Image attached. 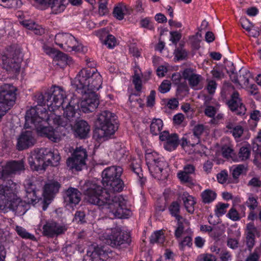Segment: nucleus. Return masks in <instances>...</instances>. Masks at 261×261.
<instances>
[{
	"instance_id": "obj_37",
	"label": "nucleus",
	"mask_w": 261,
	"mask_h": 261,
	"mask_svg": "<svg viewBox=\"0 0 261 261\" xmlns=\"http://www.w3.org/2000/svg\"><path fill=\"white\" fill-rule=\"evenodd\" d=\"M246 171L247 167L246 165L243 164L238 165L232 171V177L235 179H237L241 174L246 172Z\"/></svg>"
},
{
	"instance_id": "obj_30",
	"label": "nucleus",
	"mask_w": 261,
	"mask_h": 261,
	"mask_svg": "<svg viewBox=\"0 0 261 261\" xmlns=\"http://www.w3.org/2000/svg\"><path fill=\"white\" fill-rule=\"evenodd\" d=\"M163 121L160 119H153L150 126V130L153 135H157L162 129Z\"/></svg>"
},
{
	"instance_id": "obj_59",
	"label": "nucleus",
	"mask_w": 261,
	"mask_h": 261,
	"mask_svg": "<svg viewBox=\"0 0 261 261\" xmlns=\"http://www.w3.org/2000/svg\"><path fill=\"white\" fill-rule=\"evenodd\" d=\"M170 89V84L168 81H164L160 86L159 90L162 93H165L169 91Z\"/></svg>"
},
{
	"instance_id": "obj_35",
	"label": "nucleus",
	"mask_w": 261,
	"mask_h": 261,
	"mask_svg": "<svg viewBox=\"0 0 261 261\" xmlns=\"http://www.w3.org/2000/svg\"><path fill=\"white\" fill-rule=\"evenodd\" d=\"M22 5L20 0H4L3 5L6 8L10 9H16Z\"/></svg>"
},
{
	"instance_id": "obj_32",
	"label": "nucleus",
	"mask_w": 261,
	"mask_h": 261,
	"mask_svg": "<svg viewBox=\"0 0 261 261\" xmlns=\"http://www.w3.org/2000/svg\"><path fill=\"white\" fill-rule=\"evenodd\" d=\"M251 154V147L249 144L242 146L239 152V159L241 161H245L248 159Z\"/></svg>"
},
{
	"instance_id": "obj_3",
	"label": "nucleus",
	"mask_w": 261,
	"mask_h": 261,
	"mask_svg": "<svg viewBox=\"0 0 261 261\" xmlns=\"http://www.w3.org/2000/svg\"><path fill=\"white\" fill-rule=\"evenodd\" d=\"M85 194L90 203L107 210L113 217L126 218L131 215V212L127 207L126 201L122 197L111 195L99 185L91 184Z\"/></svg>"
},
{
	"instance_id": "obj_42",
	"label": "nucleus",
	"mask_w": 261,
	"mask_h": 261,
	"mask_svg": "<svg viewBox=\"0 0 261 261\" xmlns=\"http://www.w3.org/2000/svg\"><path fill=\"white\" fill-rule=\"evenodd\" d=\"M108 0H100L99 4L98 12L100 15H105L108 13L107 8Z\"/></svg>"
},
{
	"instance_id": "obj_39",
	"label": "nucleus",
	"mask_w": 261,
	"mask_h": 261,
	"mask_svg": "<svg viewBox=\"0 0 261 261\" xmlns=\"http://www.w3.org/2000/svg\"><path fill=\"white\" fill-rule=\"evenodd\" d=\"M228 203H219L216 205L215 210V214L218 216L220 217L224 214L226 212L227 208L229 206Z\"/></svg>"
},
{
	"instance_id": "obj_10",
	"label": "nucleus",
	"mask_w": 261,
	"mask_h": 261,
	"mask_svg": "<svg viewBox=\"0 0 261 261\" xmlns=\"http://www.w3.org/2000/svg\"><path fill=\"white\" fill-rule=\"evenodd\" d=\"M47 106L48 108L54 110L62 106L64 108V98L66 97L65 92L59 86H53L50 90L46 92Z\"/></svg>"
},
{
	"instance_id": "obj_54",
	"label": "nucleus",
	"mask_w": 261,
	"mask_h": 261,
	"mask_svg": "<svg viewBox=\"0 0 261 261\" xmlns=\"http://www.w3.org/2000/svg\"><path fill=\"white\" fill-rule=\"evenodd\" d=\"M192 240L191 237L187 236L184 238L183 240L179 244V247L181 250H184L186 246L191 247L192 245Z\"/></svg>"
},
{
	"instance_id": "obj_48",
	"label": "nucleus",
	"mask_w": 261,
	"mask_h": 261,
	"mask_svg": "<svg viewBox=\"0 0 261 261\" xmlns=\"http://www.w3.org/2000/svg\"><path fill=\"white\" fill-rule=\"evenodd\" d=\"M175 55L177 60H182L187 58L188 53L182 47H178L175 50Z\"/></svg>"
},
{
	"instance_id": "obj_36",
	"label": "nucleus",
	"mask_w": 261,
	"mask_h": 261,
	"mask_svg": "<svg viewBox=\"0 0 261 261\" xmlns=\"http://www.w3.org/2000/svg\"><path fill=\"white\" fill-rule=\"evenodd\" d=\"M246 233L247 236L259 237L260 233L253 223L250 222L247 224Z\"/></svg>"
},
{
	"instance_id": "obj_15",
	"label": "nucleus",
	"mask_w": 261,
	"mask_h": 261,
	"mask_svg": "<svg viewBox=\"0 0 261 261\" xmlns=\"http://www.w3.org/2000/svg\"><path fill=\"white\" fill-rule=\"evenodd\" d=\"M81 193L77 189L69 187L64 191L63 197L66 206L73 207L81 200Z\"/></svg>"
},
{
	"instance_id": "obj_64",
	"label": "nucleus",
	"mask_w": 261,
	"mask_h": 261,
	"mask_svg": "<svg viewBox=\"0 0 261 261\" xmlns=\"http://www.w3.org/2000/svg\"><path fill=\"white\" fill-rule=\"evenodd\" d=\"M216 109L213 106H207L205 109V114L209 117L213 118L216 114Z\"/></svg>"
},
{
	"instance_id": "obj_25",
	"label": "nucleus",
	"mask_w": 261,
	"mask_h": 261,
	"mask_svg": "<svg viewBox=\"0 0 261 261\" xmlns=\"http://www.w3.org/2000/svg\"><path fill=\"white\" fill-rule=\"evenodd\" d=\"M167 164L165 162L159 160L153 164L149 165L148 167L152 176L155 178L160 179L166 176V175L163 176V172Z\"/></svg>"
},
{
	"instance_id": "obj_18",
	"label": "nucleus",
	"mask_w": 261,
	"mask_h": 261,
	"mask_svg": "<svg viewBox=\"0 0 261 261\" xmlns=\"http://www.w3.org/2000/svg\"><path fill=\"white\" fill-rule=\"evenodd\" d=\"M160 139L162 141H165L164 146L165 149L168 151L175 149L179 144L178 135L176 134H170L167 131L161 133Z\"/></svg>"
},
{
	"instance_id": "obj_20",
	"label": "nucleus",
	"mask_w": 261,
	"mask_h": 261,
	"mask_svg": "<svg viewBox=\"0 0 261 261\" xmlns=\"http://www.w3.org/2000/svg\"><path fill=\"white\" fill-rule=\"evenodd\" d=\"M36 140L32 131L22 132L18 139L17 147L19 150L25 149L34 145Z\"/></svg>"
},
{
	"instance_id": "obj_21",
	"label": "nucleus",
	"mask_w": 261,
	"mask_h": 261,
	"mask_svg": "<svg viewBox=\"0 0 261 261\" xmlns=\"http://www.w3.org/2000/svg\"><path fill=\"white\" fill-rule=\"evenodd\" d=\"M24 170V165L22 161H13L8 163L3 168L0 177H6L8 175L16 174Z\"/></svg>"
},
{
	"instance_id": "obj_33",
	"label": "nucleus",
	"mask_w": 261,
	"mask_h": 261,
	"mask_svg": "<svg viewBox=\"0 0 261 261\" xmlns=\"http://www.w3.org/2000/svg\"><path fill=\"white\" fill-rule=\"evenodd\" d=\"M165 241V236L162 230L155 231L150 237V243H159L162 244Z\"/></svg>"
},
{
	"instance_id": "obj_52",
	"label": "nucleus",
	"mask_w": 261,
	"mask_h": 261,
	"mask_svg": "<svg viewBox=\"0 0 261 261\" xmlns=\"http://www.w3.org/2000/svg\"><path fill=\"white\" fill-rule=\"evenodd\" d=\"M133 83L135 85L136 90L140 92L142 89V81L138 74H135L133 76Z\"/></svg>"
},
{
	"instance_id": "obj_17",
	"label": "nucleus",
	"mask_w": 261,
	"mask_h": 261,
	"mask_svg": "<svg viewBox=\"0 0 261 261\" xmlns=\"http://www.w3.org/2000/svg\"><path fill=\"white\" fill-rule=\"evenodd\" d=\"M61 187V185L57 181L49 180L45 184L44 187L42 195L43 196V202L47 205L50 203Z\"/></svg>"
},
{
	"instance_id": "obj_40",
	"label": "nucleus",
	"mask_w": 261,
	"mask_h": 261,
	"mask_svg": "<svg viewBox=\"0 0 261 261\" xmlns=\"http://www.w3.org/2000/svg\"><path fill=\"white\" fill-rule=\"evenodd\" d=\"M156 155V152H148L146 153L145 159L148 167H149V165H151L160 160L158 158H155Z\"/></svg>"
},
{
	"instance_id": "obj_27",
	"label": "nucleus",
	"mask_w": 261,
	"mask_h": 261,
	"mask_svg": "<svg viewBox=\"0 0 261 261\" xmlns=\"http://www.w3.org/2000/svg\"><path fill=\"white\" fill-rule=\"evenodd\" d=\"M64 0H48L47 7H50L53 13L56 14L60 13L66 8L64 4Z\"/></svg>"
},
{
	"instance_id": "obj_45",
	"label": "nucleus",
	"mask_w": 261,
	"mask_h": 261,
	"mask_svg": "<svg viewBox=\"0 0 261 261\" xmlns=\"http://www.w3.org/2000/svg\"><path fill=\"white\" fill-rule=\"evenodd\" d=\"M222 153L223 157L227 159H232L234 155V150L229 146H224L222 148Z\"/></svg>"
},
{
	"instance_id": "obj_61",
	"label": "nucleus",
	"mask_w": 261,
	"mask_h": 261,
	"mask_svg": "<svg viewBox=\"0 0 261 261\" xmlns=\"http://www.w3.org/2000/svg\"><path fill=\"white\" fill-rule=\"evenodd\" d=\"M170 34L171 35L170 40L173 44H176L177 42L180 39L181 37V34L177 32V31L170 32Z\"/></svg>"
},
{
	"instance_id": "obj_46",
	"label": "nucleus",
	"mask_w": 261,
	"mask_h": 261,
	"mask_svg": "<svg viewBox=\"0 0 261 261\" xmlns=\"http://www.w3.org/2000/svg\"><path fill=\"white\" fill-rule=\"evenodd\" d=\"M227 216L230 219L234 221H239L241 218V216H240L237 210L234 207H231L228 213L227 214Z\"/></svg>"
},
{
	"instance_id": "obj_53",
	"label": "nucleus",
	"mask_w": 261,
	"mask_h": 261,
	"mask_svg": "<svg viewBox=\"0 0 261 261\" xmlns=\"http://www.w3.org/2000/svg\"><path fill=\"white\" fill-rule=\"evenodd\" d=\"M243 128L240 125H236L233 130H230L234 138H240L243 133Z\"/></svg>"
},
{
	"instance_id": "obj_22",
	"label": "nucleus",
	"mask_w": 261,
	"mask_h": 261,
	"mask_svg": "<svg viewBox=\"0 0 261 261\" xmlns=\"http://www.w3.org/2000/svg\"><path fill=\"white\" fill-rule=\"evenodd\" d=\"M109 250L105 246H93V250L91 252L88 251L87 254H90L92 261H106L109 258Z\"/></svg>"
},
{
	"instance_id": "obj_31",
	"label": "nucleus",
	"mask_w": 261,
	"mask_h": 261,
	"mask_svg": "<svg viewBox=\"0 0 261 261\" xmlns=\"http://www.w3.org/2000/svg\"><path fill=\"white\" fill-rule=\"evenodd\" d=\"M177 177L182 183L187 184L188 185H194V180L192 175L187 172L180 171L177 173Z\"/></svg>"
},
{
	"instance_id": "obj_47",
	"label": "nucleus",
	"mask_w": 261,
	"mask_h": 261,
	"mask_svg": "<svg viewBox=\"0 0 261 261\" xmlns=\"http://www.w3.org/2000/svg\"><path fill=\"white\" fill-rule=\"evenodd\" d=\"M246 205L249 208L250 211L254 210L257 206L258 202L257 199L250 196L246 202Z\"/></svg>"
},
{
	"instance_id": "obj_56",
	"label": "nucleus",
	"mask_w": 261,
	"mask_h": 261,
	"mask_svg": "<svg viewBox=\"0 0 261 261\" xmlns=\"http://www.w3.org/2000/svg\"><path fill=\"white\" fill-rule=\"evenodd\" d=\"M197 261H215V257L210 254H202L198 257Z\"/></svg>"
},
{
	"instance_id": "obj_38",
	"label": "nucleus",
	"mask_w": 261,
	"mask_h": 261,
	"mask_svg": "<svg viewBox=\"0 0 261 261\" xmlns=\"http://www.w3.org/2000/svg\"><path fill=\"white\" fill-rule=\"evenodd\" d=\"M16 231L17 234L23 239H29L31 240L35 239L33 234L28 232L25 229L21 226H16Z\"/></svg>"
},
{
	"instance_id": "obj_44",
	"label": "nucleus",
	"mask_w": 261,
	"mask_h": 261,
	"mask_svg": "<svg viewBox=\"0 0 261 261\" xmlns=\"http://www.w3.org/2000/svg\"><path fill=\"white\" fill-rule=\"evenodd\" d=\"M242 73V75H240V80L245 85H247L249 84V78L251 77V75L250 71L247 69H244L240 71Z\"/></svg>"
},
{
	"instance_id": "obj_28",
	"label": "nucleus",
	"mask_w": 261,
	"mask_h": 261,
	"mask_svg": "<svg viewBox=\"0 0 261 261\" xmlns=\"http://www.w3.org/2000/svg\"><path fill=\"white\" fill-rule=\"evenodd\" d=\"M184 204L187 211L191 214L194 213V205L196 204V201L193 196L189 195L188 193H184L182 197Z\"/></svg>"
},
{
	"instance_id": "obj_23",
	"label": "nucleus",
	"mask_w": 261,
	"mask_h": 261,
	"mask_svg": "<svg viewBox=\"0 0 261 261\" xmlns=\"http://www.w3.org/2000/svg\"><path fill=\"white\" fill-rule=\"evenodd\" d=\"M184 79L188 80L191 87L195 88L202 80L200 75L196 74L192 68H186L182 72Z\"/></svg>"
},
{
	"instance_id": "obj_62",
	"label": "nucleus",
	"mask_w": 261,
	"mask_h": 261,
	"mask_svg": "<svg viewBox=\"0 0 261 261\" xmlns=\"http://www.w3.org/2000/svg\"><path fill=\"white\" fill-rule=\"evenodd\" d=\"M220 258L222 261H228L231 259V255L226 250H222L220 253Z\"/></svg>"
},
{
	"instance_id": "obj_51",
	"label": "nucleus",
	"mask_w": 261,
	"mask_h": 261,
	"mask_svg": "<svg viewBox=\"0 0 261 261\" xmlns=\"http://www.w3.org/2000/svg\"><path fill=\"white\" fill-rule=\"evenodd\" d=\"M140 25L141 27L146 28L150 30H153L154 28L153 25L151 22L150 18L149 17H146L140 20Z\"/></svg>"
},
{
	"instance_id": "obj_58",
	"label": "nucleus",
	"mask_w": 261,
	"mask_h": 261,
	"mask_svg": "<svg viewBox=\"0 0 261 261\" xmlns=\"http://www.w3.org/2000/svg\"><path fill=\"white\" fill-rule=\"evenodd\" d=\"M130 168L132 170L136 173L139 178H141L143 176V174L142 173L141 168L139 164L134 163H132L130 165Z\"/></svg>"
},
{
	"instance_id": "obj_5",
	"label": "nucleus",
	"mask_w": 261,
	"mask_h": 261,
	"mask_svg": "<svg viewBox=\"0 0 261 261\" xmlns=\"http://www.w3.org/2000/svg\"><path fill=\"white\" fill-rule=\"evenodd\" d=\"M96 125L93 137L99 142L109 139L118 128L116 115L107 110L97 115Z\"/></svg>"
},
{
	"instance_id": "obj_14",
	"label": "nucleus",
	"mask_w": 261,
	"mask_h": 261,
	"mask_svg": "<svg viewBox=\"0 0 261 261\" xmlns=\"http://www.w3.org/2000/svg\"><path fill=\"white\" fill-rule=\"evenodd\" d=\"M42 229L44 236L54 238L63 234L67 230V227L65 225L60 224L55 221H50L46 222Z\"/></svg>"
},
{
	"instance_id": "obj_2",
	"label": "nucleus",
	"mask_w": 261,
	"mask_h": 261,
	"mask_svg": "<svg viewBox=\"0 0 261 261\" xmlns=\"http://www.w3.org/2000/svg\"><path fill=\"white\" fill-rule=\"evenodd\" d=\"M79 105H73V102L70 101L68 103L65 108L64 109V118L60 116L57 115L54 113L47 114L46 111L44 109H41L42 116L37 117L32 116L35 115L36 111L35 109L32 110L28 113V119L31 121H36L37 119H39V122H41L42 124L36 123L37 131L41 135L47 137L49 140L54 142H58L60 141V138L58 134L55 132L51 126H48L47 125L50 124L52 121L54 124L62 127H71L72 123H74L77 121L80 118Z\"/></svg>"
},
{
	"instance_id": "obj_9",
	"label": "nucleus",
	"mask_w": 261,
	"mask_h": 261,
	"mask_svg": "<svg viewBox=\"0 0 261 261\" xmlns=\"http://www.w3.org/2000/svg\"><path fill=\"white\" fill-rule=\"evenodd\" d=\"M99 238L106 244L113 247L124 244L129 245L131 242L128 233L122 232L116 228L108 229L99 236Z\"/></svg>"
},
{
	"instance_id": "obj_50",
	"label": "nucleus",
	"mask_w": 261,
	"mask_h": 261,
	"mask_svg": "<svg viewBox=\"0 0 261 261\" xmlns=\"http://www.w3.org/2000/svg\"><path fill=\"white\" fill-rule=\"evenodd\" d=\"M116 38L112 35H108L106 39L105 40V44L109 48H113L116 45Z\"/></svg>"
},
{
	"instance_id": "obj_13",
	"label": "nucleus",
	"mask_w": 261,
	"mask_h": 261,
	"mask_svg": "<svg viewBox=\"0 0 261 261\" xmlns=\"http://www.w3.org/2000/svg\"><path fill=\"white\" fill-rule=\"evenodd\" d=\"M46 98L47 97L46 96V93L44 95H43L42 94H38L35 96V100L37 101V102L38 103V106H35L34 108L31 109L30 110H29L27 112L26 115H25V121H26V123L25 124V126L27 124L29 125V123H31L33 125H34L35 128L37 129V125H36V123H38V124H40L43 123L41 122H39V119H37V118H35L36 119V120L35 121L36 122H35V121H31V120H29L28 119L27 116H28V113L30 112L32 110L35 109L36 111V113L35 115H34L33 116H35V117L42 116V114H41L42 112H40L41 109H44L45 110H46L45 108H43L42 107L43 105H47ZM46 113H47V112H46ZM47 114H48V113H47Z\"/></svg>"
},
{
	"instance_id": "obj_11",
	"label": "nucleus",
	"mask_w": 261,
	"mask_h": 261,
	"mask_svg": "<svg viewBox=\"0 0 261 261\" xmlns=\"http://www.w3.org/2000/svg\"><path fill=\"white\" fill-rule=\"evenodd\" d=\"M88 154L86 150L82 147H76L69 158L66 164L68 168L71 170L81 171L86 165V160Z\"/></svg>"
},
{
	"instance_id": "obj_24",
	"label": "nucleus",
	"mask_w": 261,
	"mask_h": 261,
	"mask_svg": "<svg viewBox=\"0 0 261 261\" xmlns=\"http://www.w3.org/2000/svg\"><path fill=\"white\" fill-rule=\"evenodd\" d=\"M74 135L80 139H85L88 136L90 125L84 120H80L75 122Z\"/></svg>"
},
{
	"instance_id": "obj_55",
	"label": "nucleus",
	"mask_w": 261,
	"mask_h": 261,
	"mask_svg": "<svg viewBox=\"0 0 261 261\" xmlns=\"http://www.w3.org/2000/svg\"><path fill=\"white\" fill-rule=\"evenodd\" d=\"M241 23L242 28L248 32H250L253 27V25L245 18H241Z\"/></svg>"
},
{
	"instance_id": "obj_1",
	"label": "nucleus",
	"mask_w": 261,
	"mask_h": 261,
	"mask_svg": "<svg viewBox=\"0 0 261 261\" xmlns=\"http://www.w3.org/2000/svg\"><path fill=\"white\" fill-rule=\"evenodd\" d=\"M89 68L82 69L72 82V86L77 92L85 95L81 102L82 111L88 113L94 111L99 104L98 95L96 93L101 87L102 79L101 75L94 67V61L89 58L86 59Z\"/></svg>"
},
{
	"instance_id": "obj_43",
	"label": "nucleus",
	"mask_w": 261,
	"mask_h": 261,
	"mask_svg": "<svg viewBox=\"0 0 261 261\" xmlns=\"http://www.w3.org/2000/svg\"><path fill=\"white\" fill-rule=\"evenodd\" d=\"M86 215L83 211H76L74 214L73 221L77 223H84L86 222Z\"/></svg>"
},
{
	"instance_id": "obj_57",
	"label": "nucleus",
	"mask_w": 261,
	"mask_h": 261,
	"mask_svg": "<svg viewBox=\"0 0 261 261\" xmlns=\"http://www.w3.org/2000/svg\"><path fill=\"white\" fill-rule=\"evenodd\" d=\"M255 237L247 236L246 237V245L248 250L251 251L252 249L254 247L255 243Z\"/></svg>"
},
{
	"instance_id": "obj_19",
	"label": "nucleus",
	"mask_w": 261,
	"mask_h": 261,
	"mask_svg": "<svg viewBox=\"0 0 261 261\" xmlns=\"http://www.w3.org/2000/svg\"><path fill=\"white\" fill-rule=\"evenodd\" d=\"M227 104L230 110L235 112L237 115H242L245 114L246 109L241 102L238 92L235 91L232 94L231 98L227 101Z\"/></svg>"
},
{
	"instance_id": "obj_8",
	"label": "nucleus",
	"mask_w": 261,
	"mask_h": 261,
	"mask_svg": "<svg viewBox=\"0 0 261 261\" xmlns=\"http://www.w3.org/2000/svg\"><path fill=\"white\" fill-rule=\"evenodd\" d=\"M2 61L4 68L7 71L19 72L22 61L20 50L13 46L8 47L6 53L2 56Z\"/></svg>"
},
{
	"instance_id": "obj_49",
	"label": "nucleus",
	"mask_w": 261,
	"mask_h": 261,
	"mask_svg": "<svg viewBox=\"0 0 261 261\" xmlns=\"http://www.w3.org/2000/svg\"><path fill=\"white\" fill-rule=\"evenodd\" d=\"M55 59L57 61H62L63 63H65L66 64H68L69 62L68 56L66 54L60 51H58L56 53L55 56Z\"/></svg>"
},
{
	"instance_id": "obj_63",
	"label": "nucleus",
	"mask_w": 261,
	"mask_h": 261,
	"mask_svg": "<svg viewBox=\"0 0 261 261\" xmlns=\"http://www.w3.org/2000/svg\"><path fill=\"white\" fill-rule=\"evenodd\" d=\"M182 171L192 175L195 174V167L193 164H187L184 166Z\"/></svg>"
},
{
	"instance_id": "obj_26",
	"label": "nucleus",
	"mask_w": 261,
	"mask_h": 261,
	"mask_svg": "<svg viewBox=\"0 0 261 261\" xmlns=\"http://www.w3.org/2000/svg\"><path fill=\"white\" fill-rule=\"evenodd\" d=\"M132 12L133 9L130 7L120 3L114 7L113 14L117 19L121 20L125 15H130Z\"/></svg>"
},
{
	"instance_id": "obj_29",
	"label": "nucleus",
	"mask_w": 261,
	"mask_h": 261,
	"mask_svg": "<svg viewBox=\"0 0 261 261\" xmlns=\"http://www.w3.org/2000/svg\"><path fill=\"white\" fill-rule=\"evenodd\" d=\"M180 204L177 201H173L169 206L168 210L170 215L175 217L177 221H180L183 219L180 215Z\"/></svg>"
},
{
	"instance_id": "obj_6",
	"label": "nucleus",
	"mask_w": 261,
	"mask_h": 261,
	"mask_svg": "<svg viewBox=\"0 0 261 261\" xmlns=\"http://www.w3.org/2000/svg\"><path fill=\"white\" fill-rule=\"evenodd\" d=\"M123 169L120 166H113L106 168L102 172V184L105 190L111 195L121 192L124 187L121 178Z\"/></svg>"
},
{
	"instance_id": "obj_41",
	"label": "nucleus",
	"mask_w": 261,
	"mask_h": 261,
	"mask_svg": "<svg viewBox=\"0 0 261 261\" xmlns=\"http://www.w3.org/2000/svg\"><path fill=\"white\" fill-rule=\"evenodd\" d=\"M204 128L202 124H198L195 126L193 128L194 136L196 138V144L200 142V137L204 131Z\"/></svg>"
},
{
	"instance_id": "obj_16",
	"label": "nucleus",
	"mask_w": 261,
	"mask_h": 261,
	"mask_svg": "<svg viewBox=\"0 0 261 261\" xmlns=\"http://www.w3.org/2000/svg\"><path fill=\"white\" fill-rule=\"evenodd\" d=\"M24 187L25 191V195L24 196L25 202L28 204H33L39 201L40 197L37 195L36 186L31 179H27L24 181Z\"/></svg>"
},
{
	"instance_id": "obj_7",
	"label": "nucleus",
	"mask_w": 261,
	"mask_h": 261,
	"mask_svg": "<svg viewBox=\"0 0 261 261\" xmlns=\"http://www.w3.org/2000/svg\"><path fill=\"white\" fill-rule=\"evenodd\" d=\"M19 185L8 180L0 186V196H4L9 201V207L13 211H18L23 206L21 195L18 192Z\"/></svg>"
},
{
	"instance_id": "obj_4",
	"label": "nucleus",
	"mask_w": 261,
	"mask_h": 261,
	"mask_svg": "<svg viewBox=\"0 0 261 261\" xmlns=\"http://www.w3.org/2000/svg\"><path fill=\"white\" fill-rule=\"evenodd\" d=\"M61 159L57 150L41 148L34 150L29 158L31 168L36 171H44L47 166H57Z\"/></svg>"
},
{
	"instance_id": "obj_12",
	"label": "nucleus",
	"mask_w": 261,
	"mask_h": 261,
	"mask_svg": "<svg viewBox=\"0 0 261 261\" xmlns=\"http://www.w3.org/2000/svg\"><path fill=\"white\" fill-rule=\"evenodd\" d=\"M55 42L61 48L66 50L79 51L81 46L77 45L75 37L69 33H58L55 36Z\"/></svg>"
},
{
	"instance_id": "obj_34",
	"label": "nucleus",
	"mask_w": 261,
	"mask_h": 261,
	"mask_svg": "<svg viewBox=\"0 0 261 261\" xmlns=\"http://www.w3.org/2000/svg\"><path fill=\"white\" fill-rule=\"evenodd\" d=\"M201 197L204 203H209L215 199L216 194L212 190H206L201 193Z\"/></svg>"
},
{
	"instance_id": "obj_60",
	"label": "nucleus",
	"mask_w": 261,
	"mask_h": 261,
	"mask_svg": "<svg viewBox=\"0 0 261 261\" xmlns=\"http://www.w3.org/2000/svg\"><path fill=\"white\" fill-rule=\"evenodd\" d=\"M217 84L214 80L208 81L206 86V89L210 94H213L215 92Z\"/></svg>"
}]
</instances>
